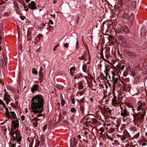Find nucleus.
<instances>
[{
    "label": "nucleus",
    "mask_w": 147,
    "mask_h": 147,
    "mask_svg": "<svg viewBox=\"0 0 147 147\" xmlns=\"http://www.w3.org/2000/svg\"><path fill=\"white\" fill-rule=\"evenodd\" d=\"M31 108L33 112L37 115L38 117L43 116L41 114L43 110L44 100L42 95L38 94L33 96L31 99Z\"/></svg>",
    "instance_id": "nucleus-1"
},
{
    "label": "nucleus",
    "mask_w": 147,
    "mask_h": 147,
    "mask_svg": "<svg viewBox=\"0 0 147 147\" xmlns=\"http://www.w3.org/2000/svg\"><path fill=\"white\" fill-rule=\"evenodd\" d=\"M137 104H138V105L137 106V111H139L142 110V113L141 111L139 112L136 115L138 120H140V121L141 122L144 119V117L145 115V111L144 109L146 107V105L145 103H142L139 101H138Z\"/></svg>",
    "instance_id": "nucleus-2"
},
{
    "label": "nucleus",
    "mask_w": 147,
    "mask_h": 147,
    "mask_svg": "<svg viewBox=\"0 0 147 147\" xmlns=\"http://www.w3.org/2000/svg\"><path fill=\"white\" fill-rule=\"evenodd\" d=\"M11 124V132L9 133L10 135H14L17 133L16 132H20V131L18 130V129L14 131L17 128H18L19 127V122L18 119L15 120H12Z\"/></svg>",
    "instance_id": "nucleus-3"
},
{
    "label": "nucleus",
    "mask_w": 147,
    "mask_h": 147,
    "mask_svg": "<svg viewBox=\"0 0 147 147\" xmlns=\"http://www.w3.org/2000/svg\"><path fill=\"white\" fill-rule=\"evenodd\" d=\"M13 134L11 135V141L13 140L12 143H14L15 141H17L18 143L19 144H20V142L22 140V137L21 136L20 132H17L15 134L16 136H13Z\"/></svg>",
    "instance_id": "nucleus-4"
},
{
    "label": "nucleus",
    "mask_w": 147,
    "mask_h": 147,
    "mask_svg": "<svg viewBox=\"0 0 147 147\" xmlns=\"http://www.w3.org/2000/svg\"><path fill=\"white\" fill-rule=\"evenodd\" d=\"M123 54L125 57L128 58H132L136 57V55L134 53L126 50L124 51Z\"/></svg>",
    "instance_id": "nucleus-5"
},
{
    "label": "nucleus",
    "mask_w": 147,
    "mask_h": 147,
    "mask_svg": "<svg viewBox=\"0 0 147 147\" xmlns=\"http://www.w3.org/2000/svg\"><path fill=\"white\" fill-rule=\"evenodd\" d=\"M147 31V24H144L142 25V27L141 28L140 34L141 36L144 37L146 33V32Z\"/></svg>",
    "instance_id": "nucleus-6"
},
{
    "label": "nucleus",
    "mask_w": 147,
    "mask_h": 147,
    "mask_svg": "<svg viewBox=\"0 0 147 147\" xmlns=\"http://www.w3.org/2000/svg\"><path fill=\"white\" fill-rule=\"evenodd\" d=\"M129 115V113L127 111L126 108H125L124 109H122L121 111V117H123V118H125L127 116H128Z\"/></svg>",
    "instance_id": "nucleus-7"
},
{
    "label": "nucleus",
    "mask_w": 147,
    "mask_h": 147,
    "mask_svg": "<svg viewBox=\"0 0 147 147\" xmlns=\"http://www.w3.org/2000/svg\"><path fill=\"white\" fill-rule=\"evenodd\" d=\"M29 8L32 10H34L36 9L37 7L36 6V4L34 1H31L30 3H29L28 5Z\"/></svg>",
    "instance_id": "nucleus-8"
},
{
    "label": "nucleus",
    "mask_w": 147,
    "mask_h": 147,
    "mask_svg": "<svg viewBox=\"0 0 147 147\" xmlns=\"http://www.w3.org/2000/svg\"><path fill=\"white\" fill-rule=\"evenodd\" d=\"M38 87L39 85L38 84H34L32 86L31 90L33 93H34L36 91L38 90Z\"/></svg>",
    "instance_id": "nucleus-9"
},
{
    "label": "nucleus",
    "mask_w": 147,
    "mask_h": 147,
    "mask_svg": "<svg viewBox=\"0 0 147 147\" xmlns=\"http://www.w3.org/2000/svg\"><path fill=\"white\" fill-rule=\"evenodd\" d=\"M117 37L121 41L123 42H125L126 41V39L124 38L121 35H117Z\"/></svg>",
    "instance_id": "nucleus-10"
},
{
    "label": "nucleus",
    "mask_w": 147,
    "mask_h": 147,
    "mask_svg": "<svg viewBox=\"0 0 147 147\" xmlns=\"http://www.w3.org/2000/svg\"><path fill=\"white\" fill-rule=\"evenodd\" d=\"M78 143V141H76V139H75L74 140V142H71L70 144V146L71 147H76L77 146V144Z\"/></svg>",
    "instance_id": "nucleus-11"
},
{
    "label": "nucleus",
    "mask_w": 147,
    "mask_h": 147,
    "mask_svg": "<svg viewBox=\"0 0 147 147\" xmlns=\"http://www.w3.org/2000/svg\"><path fill=\"white\" fill-rule=\"evenodd\" d=\"M31 35V32L30 31H28L27 36V39L28 40H32Z\"/></svg>",
    "instance_id": "nucleus-12"
},
{
    "label": "nucleus",
    "mask_w": 147,
    "mask_h": 147,
    "mask_svg": "<svg viewBox=\"0 0 147 147\" xmlns=\"http://www.w3.org/2000/svg\"><path fill=\"white\" fill-rule=\"evenodd\" d=\"M39 80H40V83L42 82L43 80V74L42 72H39Z\"/></svg>",
    "instance_id": "nucleus-13"
},
{
    "label": "nucleus",
    "mask_w": 147,
    "mask_h": 147,
    "mask_svg": "<svg viewBox=\"0 0 147 147\" xmlns=\"http://www.w3.org/2000/svg\"><path fill=\"white\" fill-rule=\"evenodd\" d=\"M10 113L11 114L12 116V118L14 120H15L16 119H17L18 118L16 117V115L14 111H11L10 112Z\"/></svg>",
    "instance_id": "nucleus-14"
},
{
    "label": "nucleus",
    "mask_w": 147,
    "mask_h": 147,
    "mask_svg": "<svg viewBox=\"0 0 147 147\" xmlns=\"http://www.w3.org/2000/svg\"><path fill=\"white\" fill-rule=\"evenodd\" d=\"M97 120L95 118H92L91 119V121H87L86 122H88L90 123H92L94 124H96L97 123Z\"/></svg>",
    "instance_id": "nucleus-15"
},
{
    "label": "nucleus",
    "mask_w": 147,
    "mask_h": 147,
    "mask_svg": "<svg viewBox=\"0 0 147 147\" xmlns=\"http://www.w3.org/2000/svg\"><path fill=\"white\" fill-rule=\"evenodd\" d=\"M122 30L124 32L128 33L129 32V29L126 26H124L122 28Z\"/></svg>",
    "instance_id": "nucleus-16"
},
{
    "label": "nucleus",
    "mask_w": 147,
    "mask_h": 147,
    "mask_svg": "<svg viewBox=\"0 0 147 147\" xmlns=\"http://www.w3.org/2000/svg\"><path fill=\"white\" fill-rule=\"evenodd\" d=\"M84 107L83 104H81L80 105V109L81 111L82 114H83L84 113Z\"/></svg>",
    "instance_id": "nucleus-17"
},
{
    "label": "nucleus",
    "mask_w": 147,
    "mask_h": 147,
    "mask_svg": "<svg viewBox=\"0 0 147 147\" xmlns=\"http://www.w3.org/2000/svg\"><path fill=\"white\" fill-rule=\"evenodd\" d=\"M134 15L133 13H132L130 16L129 17V20H130V21L131 22H133L134 20Z\"/></svg>",
    "instance_id": "nucleus-18"
},
{
    "label": "nucleus",
    "mask_w": 147,
    "mask_h": 147,
    "mask_svg": "<svg viewBox=\"0 0 147 147\" xmlns=\"http://www.w3.org/2000/svg\"><path fill=\"white\" fill-rule=\"evenodd\" d=\"M91 115L90 114H89L87 115H86L85 116L83 119L82 121H83L84 119H85L86 120L88 121L90 120V119H91L90 117L88 116L89 115Z\"/></svg>",
    "instance_id": "nucleus-19"
},
{
    "label": "nucleus",
    "mask_w": 147,
    "mask_h": 147,
    "mask_svg": "<svg viewBox=\"0 0 147 147\" xmlns=\"http://www.w3.org/2000/svg\"><path fill=\"white\" fill-rule=\"evenodd\" d=\"M87 67V65L85 63H84L82 67V70L84 72H86Z\"/></svg>",
    "instance_id": "nucleus-20"
},
{
    "label": "nucleus",
    "mask_w": 147,
    "mask_h": 147,
    "mask_svg": "<svg viewBox=\"0 0 147 147\" xmlns=\"http://www.w3.org/2000/svg\"><path fill=\"white\" fill-rule=\"evenodd\" d=\"M125 67V65H123L120 68L119 66H117V69L119 70V71H120L121 70H123L124 69Z\"/></svg>",
    "instance_id": "nucleus-21"
},
{
    "label": "nucleus",
    "mask_w": 147,
    "mask_h": 147,
    "mask_svg": "<svg viewBox=\"0 0 147 147\" xmlns=\"http://www.w3.org/2000/svg\"><path fill=\"white\" fill-rule=\"evenodd\" d=\"M86 55L87 54L86 53L84 54L82 56L79 57V59L80 60H82V59H84L85 60H86V59L85 58V57L86 56Z\"/></svg>",
    "instance_id": "nucleus-22"
},
{
    "label": "nucleus",
    "mask_w": 147,
    "mask_h": 147,
    "mask_svg": "<svg viewBox=\"0 0 147 147\" xmlns=\"http://www.w3.org/2000/svg\"><path fill=\"white\" fill-rule=\"evenodd\" d=\"M3 98H6L7 99H10V97L9 95L7 94V93L5 92V94L4 97Z\"/></svg>",
    "instance_id": "nucleus-23"
},
{
    "label": "nucleus",
    "mask_w": 147,
    "mask_h": 147,
    "mask_svg": "<svg viewBox=\"0 0 147 147\" xmlns=\"http://www.w3.org/2000/svg\"><path fill=\"white\" fill-rule=\"evenodd\" d=\"M32 74L34 75H36L38 74V71L34 68L32 69Z\"/></svg>",
    "instance_id": "nucleus-24"
},
{
    "label": "nucleus",
    "mask_w": 147,
    "mask_h": 147,
    "mask_svg": "<svg viewBox=\"0 0 147 147\" xmlns=\"http://www.w3.org/2000/svg\"><path fill=\"white\" fill-rule=\"evenodd\" d=\"M118 136H119V137L120 138H121V140L123 141L125 139H126V137H125L123 135L120 136V135H117Z\"/></svg>",
    "instance_id": "nucleus-25"
},
{
    "label": "nucleus",
    "mask_w": 147,
    "mask_h": 147,
    "mask_svg": "<svg viewBox=\"0 0 147 147\" xmlns=\"http://www.w3.org/2000/svg\"><path fill=\"white\" fill-rule=\"evenodd\" d=\"M111 66L110 65H108L106 67L105 70L107 72L109 71L110 69L111 68Z\"/></svg>",
    "instance_id": "nucleus-26"
},
{
    "label": "nucleus",
    "mask_w": 147,
    "mask_h": 147,
    "mask_svg": "<svg viewBox=\"0 0 147 147\" xmlns=\"http://www.w3.org/2000/svg\"><path fill=\"white\" fill-rule=\"evenodd\" d=\"M10 113V112H6L5 115L8 118V119H7V120H9V119H11V117H9L10 116V114H9Z\"/></svg>",
    "instance_id": "nucleus-27"
},
{
    "label": "nucleus",
    "mask_w": 147,
    "mask_h": 147,
    "mask_svg": "<svg viewBox=\"0 0 147 147\" xmlns=\"http://www.w3.org/2000/svg\"><path fill=\"white\" fill-rule=\"evenodd\" d=\"M123 17L124 18L127 19L129 17V14L127 13H125L123 14Z\"/></svg>",
    "instance_id": "nucleus-28"
},
{
    "label": "nucleus",
    "mask_w": 147,
    "mask_h": 147,
    "mask_svg": "<svg viewBox=\"0 0 147 147\" xmlns=\"http://www.w3.org/2000/svg\"><path fill=\"white\" fill-rule=\"evenodd\" d=\"M100 77L101 78V79L103 80H106V78L105 77V76H104V75L103 74H101L100 75Z\"/></svg>",
    "instance_id": "nucleus-29"
},
{
    "label": "nucleus",
    "mask_w": 147,
    "mask_h": 147,
    "mask_svg": "<svg viewBox=\"0 0 147 147\" xmlns=\"http://www.w3.org/2000/svg\"><path fill=\"white\" fill-rule=\"evenodd\" d=\"M109 51H106L105 53V57L106 58H108L109 57Z\"/></svg>",
    "instance_id": "nucleus-30"
},
{
    "label": "nucleus",
    "mask_w": 147,
    "mask_h": 147,
    "mask_svg": "<svg viewBox=\"0 0 147 147\" xmlns=\"http://www.w3.org/2000/svg\"><path fill=\"white\" fill-rule=\"evenodd\" d=\"M56 87L59 89H62L63 88L62 86L57 84L56 85Z\"/></svg>",
    "instance_id": "nucleus-31"
},
{
    "label": "nucleus",
    "mask_w": 147,
    "mask_h": 147,
    "mask_svg": "<svg viewBox=\"0 0 147 147\" xmlns=\"http://www.w3.org/2000/svg\"><path fill=\"white\" fill-rule=\"evenodd\" d=\"M76 70V68L75 67H73L70 68V71L71 72L72 71H75Z\"/></svg>",
    "instance_id": "nucleus-32"
},
{
    "label": "nucleus",
    "mask_w": 147,
    "mask_h": 147,
    "mask_svg": "<svg viewBox=\"0 0 147 147\" xmlns=\"http://www.w3.org/2000/svg\"><path fill=\"white\" fill-rule=\"evenodd\" d=\"M42 119L40 118H38V117H36L34 118L33 120H34L36 122H37L38 121L41 120Z\"/></svg>",
    "instance_id": "nucleus-33"
},
{
    "label": "nucleus",
    "mask_w": 147,
    "mask_h": 147,
    "mask_svg": "<svg viewBox=\"0 0 147 147\" xmlns=\"http://www.w3.org/2000/svg\"><path fill=\"white\" fill-rule=\"evenodd\" d=\"M140 135V133L138 132L134 136V138L135 139H137L139 137Z\"/></svg>",
    "instance_id": "nucleus-34"
},
{
    "label": "nucleus",
    "mask_w": 147,
    "mask_h": 147,
    "mask_svg": "<svg viewBox=\"0 0 147 147\" xmlns=\"http://www.w3.org/2000/svg\"><path fill=\"white\" fill-rule=\"evenodd\" d=\"M113 81H114V83L113 84V85H115V83H117L118 81V80L117 79H115L114 78H113Z\"/></svg>",
    "instance_id": "nucleus-35"
},
{
    "label": "nucleus",
    "mask_w": 147,
    "mask_h": 147,
    "mask_svg": "<svg viewBox=\"0 0 147 147\" xmlns=\"http://www.w3.org/2000/svg\"><path fill=\"white\" fill-rule=\"evenodd\" d=\"M76 76L77 77V78L78 79L83 77V76L82 75V74H78L76 75Z\"/></svg>",
    "instance_id": "nucleus-36"
},
{
    "label": "nucleus",
    "mask_w": 147,
    "mask_h": 147,
    "mask_svg": "<svg viewBox=\"0 0 147 147\" xmlns=\"http://www.w3.org/2000/svg\"><path fill=\"white\" fill-rule=\"evenodd\" d=\"M3 100L4 101H6V103L7 104H8V103L10 102V99H7L6 98H3Z\"/></svg>",
    "instance_id": "nucleus-37"
},
{
    "label": "nucleus",
    "mask_w": 147,
    "mask_h": 147,
    "mask_svg": "<svg viewBox=\"0 0 147 147\" xmlns=\"http://www.w3.org/2000/svg\"><path fill=\"white\" fill-rule=\"evenodd\" d=\"M40 144V142L38 141L37 140V142H36L35 145V147H38Z\"/></svg>",
    "instance_id": "nucleus-38"
},
{
    "label": "nucleus",
    "mask_w": 147,
    "mask_h": 147,
    "mask_svg": "<svg viewBox=\"0 0 147 147\" xmlns=\"http://www.w3.org/2000/svg\"><path fill=\"white\" fill-rule=\"evenodd\" d=\"M78 86L80 87L81 89H82L83 88V84L82 82H79Z\"/></svg>",
    "instance_id": "nucleus-39"
},
{
    "label": "nucleus",
    "mask_w": 147,
    "mask_h": 147,
    "mask_svg": "<svg viewBox=\"0 0 147 147\" xmlns=\"http://www.w3.org/2000/svg\"><path fill=\"white\" fill-rule=\"evenodd\" d=\"M122 29L119 28L118 30H117V32L119 34H121L122 33Z\"/></svg>",
    "instance_id": "nucleus-40"
},
{
    "label": "nucleus",
    "mask_w": 147,
    "mask_h": 147,
    "mask_svg": "<svg viewBox=\"0 0 147 147\" xmlns=\"http://www.w3.org/2000/svg\"><path fill=\"white\" fill-rule=\"evenodd\" d=\"M42 35L41 34H38L37 36L36 37L38 38L39 39H40L42 38Z\"/></svg>",
    "instance_id": "nucleus-41"
},
{
    "label": "nucleus",
    "mask_w": 147,
    "mask_h": 147,
    "mask_svg": "<svg viewBox=\"0 0 147 147\" xmlns=\"http://www.w3.org/2000/svg\"><path fill=\"white\" fill-rule=\"evenodd\" d=\"M23 6H24V10L26 11H28V9H27V7L24 4H22Z\"/></svg>",
    "instance_id": "nucleus-42"
},
{
    "label": "nucleus",
    "mask_w": 147,
    "mask_h": 147,
    "mask_svg": "<svg viewBox=\"0 0 147 147\" xmlns=\"http://www.w3.org/2000/svg\"><path fill=\"white\" fill-rule=\"evenodd\" d=\"M11 106L15 109H16L17 108L16 106L13 103H11Z\"/></svg>",
    "instance_id": "nucleus-43"
},
{
    "label": "nucleus",
    "mask_w": 147,
    "mask_h": 147,
    "mask_svg": "<svg viewBox=\"0 0 147 147\" xmlns=\"http://www.w3.org/2000/svg\"><path fill=\"white\" fill-rule=\"evenodd\" d=\"M76 110L75 108H72L71 109V112L73 113L76 111Z\"/></svg>",
    "instance_id": "nucleus-44"
},
{
    "label": "nucleus",
    "mask_w": 147,
    "mask_h": 147,
    "mask_svg": "<svg viewBox=\"0 0 147 147\" xmlns=\"http://www.w3.org/2000/svg\"><path fill=\"white\" fill-rule=\"evenodd\" d=\"M33 124L34 126L35 127H36L37 126L38 123L36 122H33Z\"/></svg>",
    "instance_id": "nucleus-45"
},
{
    "label": "nucleus",
    "mask_w": 147,
    "mask_h": 147,
    "mask_svg": "<svg viewBox=\"0 0 147 147\" xmlns=\"http://www.w3.org/2000/svg\"><path fill=\"white\" fill-rule=\"evenodd\" d=\"M47 128V125H45L44 126L43 128V130L44 132L45 131V130Z\"/></svg>",
    "instance_id": "nucleus-46"
},
{
    "label": "nucleus",
    "mask_w": 147,
    "mask_h": 147,
    "mask_svg": "<svg viewBox=\"0 0 147 147\" xmlns=\"http://www.w3.org/2000/svg\"><path fill=\"white\" fill-rule=\"evenodd\" d=\"M65 104V102L63 100L61 102V105L62 106H63Z\"/></svg>",
    "instance_id": "nucleus-47"
},
{
    "label": "nucleus",
    "mask_w": 147,
    "mask_h": 147,
    "mask_svg": "<svg viewBox=\"0 0 147 147\" xmlns=\"http://www.w3.org/2000/svg\"><path fill=\"white\" fill-rule=\"evenodd\" d=\"M78 43H78V41H77L76 42V49L77 50L79 48V45H78Z\"/></svg>",
    "instance_id": "nucleus-48"
},
{
    "label": "nucleus",
    "mask_w": 147,
    "mask_h": 147,
    "mask_svg": "<svg viewBox=\"0 0 147 147\" xmlns=\"http://www.w3.org/2000/svg\"><path fill=\"white\" fill-rule=\"evenodd\" d=\"M80 102H81V104H82V103L84 105V98H82L81 100H80Z\"/></svg>",
    "instance_id": "nucleus-49"
},
{
    "label": "nucleus",
    "mask_w": 147,
    "mask_h": 147,
    "mask_svg": "<svg viewBox=\"0 0 147 147\" xmlns=\"http://www.w3.org/2000/svg\"><path fill=\"white\" fill-rule=\"evenodd\" d=\"M84 91H79V92L80 94V96H82L84 94Z\"/></svg>",
    "instance_id": "nucleus-50"
},
{
    "label": "nucleus",
    "mask_w": 147,
    "mask_h": 147,
    "mask_svg": "<svg viewBox=\"0 0 147 147\" xmlns=\"http://www.w3.org/2000/svg\"><path fill=\"white\" fill-rule=\"evenodd\" d=\"M20 18L22 20H24L25 18L26 17L25 16H20Z\"/></svg>",
    "instance_id": "nucleus-51"
},
{
    "label": "nucleus",
    "mask_w": 147,
    "mask_h": 147,
    "mask_svg": "<svg viewBox=\"0 0 147 147\" xmlns=\"http://www.w3.org/2000/svg\"><path fill=\"white\" fill-rule=\"evenodd\" d=\"M68 44L67 43H65L64 45V46L66 48H67L68 47Z\"/></svg>",
    "instance_id": "nucleus-52"
},
{
    "label": "nucleus",
    "mask_w": 147,
    "mask_h": 147,
    "mask_svg": "<svg viewBox=\"0 0 147 147\" xmlns=\"http://www.w3.org/2000/svg\"><path fill=\"white\" fill-rule=\"evenodd\" d=\"M131 128L132 130H133L134 131H136V127H135L134 126H132L131 127Z\"/></svg>",
    "instance_id": "nucleus-53"
},
{
    "label": "nucleus",
    "mask_w": 147,
    "mask_h": 147,
    "mask_svg": "<svg viewBox=\"0 0 147 147\" xmlns=\"http://www.w3.org/2000/svg\"><path fill=\"white\" fill-rule=\"evenodd\" d=\"M25 117L24 115H22L21 116V119L22 121H24L25 119Z\"/></svg>",
    "instance_id": "nucleus-54"
},
{
    "label": "nucleus",
    "mask_w": 147,
    "mask_h": 147,
    "mask_svg": "<svg viewBox=\"0 0 147 147\" xmlns=\"http://www.w3.org/2000/svg\"><path fill=\"white\" fill-rule=\"evenodd\" d=\"M49 24H52V25H53V22L52 20H49Z\"/></svg>",
    "instance_id": "nucleus-55"
},
{
    "label": "nucleus",
    "mask_w": 147,
    "mask_h": 147,
    "mask_svg": "<svg viewBox=\"0 0 147 147\" xmlns=\"http://www.w3.org/2000/svg\"><path fill=\"white\" fill-rule=\"evenodd\" d=\"M71 102L72 104H74L75 103V100L74 98H72L71 99Z\"/></svg>",
    "instance_id": "nucleus-56"
},
{
    "label": "nucleus",
    "mask_w": 147,
    "mask_h": 147,
    "mask_svg": "<svg viewBox=\"0 0 147 147\" xmlns=\"http://www.w3.org/2000/svg\"><path fill=\"white\" fill-rule=\"evenodd\" d=\"M5 3V2L3 0H0V4H2V5H3Z\"/></svg>",
    "instance_id": "nucleus-57"
},
{
    "label": "nucleus",
    "mask_w": 147,
    "mask_h": 147,
    "mask_svg": "<svg viewBox=\"0 0 147 147\" xmlns=\"http://www.w3.org/2000/svg\"><path fill=\"white\" fill-rule=\"evenodd\" d=\"M59 46V45L57 44L55 47V48L54 49L53 51H55L56 50V48Z\"/></svg>",
    "instance_id": "nucleus-58"
},
{
    "label": "nucleus",
    "mask_w": 147,
    "mask_h": 147,
    "mask_svg": "<svg viewBox=\"0 0 147 147\" xmlns=\"http://www.w3.org/2000/svg\"><path fill=\"white\" fill-rule=\"evenodd\" d=\"M132 5L133 6V7H135V8H136V3L135 2H133L132 3Z\"/></svg>",
    "instance_id": "nucleus-59"
},
{
    "label": "nucleus",
    "mask_w": 147,
    "mask_h": 147,
    "mask_svg": "<svg viewBox=\"0 0 147 147\" xmlns=\"http://www.w3.org/2000/svg\"><path fill=\"white\" fill-rule=\"evenodd\" d=\"M43 70V68L41 66L40 67V70H39V72H42V71Z\"/></svg>",
    "instance_id": "nucleus-60"
},
{
    "label": "nucleus",
    "mask_w": 147,
    "mask_h": 147,
    "mask_svg": "<svg viewBox=\"0 0 147 147\" xmlns=\"http://www.w3.org/2000/svg\"><path fill=\"white\" fill-rule=\"evenodd\" d=\"M100 130L101 132H103L104 131V129L102 128L101 127L100 128Z\"/></svg>",
    "instance_id": "nucleus-61"
},
{
    "label": "nucleus",
    "mask_w": 147,
    "mask_h": 147,
    "mask_svg": "<svg viewBox=\"0 0 147 147\" xmlns=\"http://www.w3.org/2000/svg\"><path fill=\"white\" fill-rule=\"evenodd\" d=\"M124 47V46H126V44L125 42H123L122 43Z\"/></svg>",
    "instance_id": "nucleus-62"
},
{
    "label": "nucleus",
    "mask_w": 147,
    "mask_h": 147,
    "mask_svg": "<svg viewBox=\"0 0 147 147\" xmlns=\"http://www.w3.org/2000/svg\"><path fill=\"white\" fill-rule=\"evenodd\" d=\"M117 98V97L116 96H115L114 97V98L113 99H114V101H117V100H116V98Z\"/></svg>",
    "instance_id": "nucleus-63"
},
{
    "label": "nucleus",
    "mask_w": 147,
    "mask_h": 147,
    "mask_svg": "<svg viewBox=\"0 0 147 147\" xmlns=\"http://www.w3.org/2000/svg\"><path fill=\"white\" fill-rule=\"evenodd\" d=\"M126 138H127L129 137V136H130L129 134L128 133H127L126 134Z\"/></svg>",
    "instance_id": "nucleus-64"
}]
</instances>
